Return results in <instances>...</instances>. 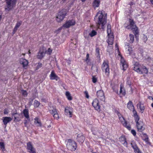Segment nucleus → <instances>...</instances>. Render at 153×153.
<instances>
[{
	"label": "nucleus",
	"instance_id": "bf43d9fd",
	"mask_svg": "<svg viewBox=\"0 0 153 153\" xmlns=\"http://www.w3.org/2000/svg\"><path fill=\"white\" fill-rule=\"evenodd\" d=\"M144 141H145V142L146 143H148V137L147 136H146V138L144 139Z\"/></svg>",
	"mask_w": 153,
	"mask_h": 153
},
{
	"label": "nucleus",
	"instance_id": "20e7f679",
	"mask_svg": "<svg viewBox=\"0 0 153 153\" xmlns=\"http://www.w3.org/2000/svg\"><path fill=\"white\" fill-rule=\"evenodd\" d=\"M67 13L65 9H62L58 13L56 16V20L57 22H60L64 18Z\"/></svg>",
	"mask_w": 153,
	"mask_h": 153
},
{
	"label": "nucleus",
	"instance_id": "9b49d317",
	"mask_svg": "<svg viewBox=\"0 0 153 153\" xmlns=\"http://www.w3.org/2000/svg\"><path fill=\"white\" fill-rule=\"evenodd\" d=\"M97 95L98 97L101 101H104L105 100V97L103 91L100 90L97 92Z\"/></svg>",
	"mask_w": 153,
	"mask_h": 153
},
{
	"label": "nucleus",
	"instance_id": "de8ad7c7",
	"mask_svg": "<svg viewBox=\"0 0 153 153\" xmlns=\"http://www.w3.org/2000/svg\"><path fill=\"white\" fill-rule=\"evenodd\" d=\"M134 149V151L135 153H141L137 146L136 147V149L135 148V149Z\"/></svg>",
	"mask_w": 153,
	"mask_h": 153
},
{
	"label": "nucleus",
	"instance_id": "b1692460",
	"mask_svg": "<svg viewBox=\"0 0 153 153\" xmlns=\"http://www.w3.org/2000/svg\"><path fill=\"white\" fill-rule=\"evenodd\" d=\"M137 107L139 108L140 109V111L141 113H143L144 110L145 108L143 105L140 102L137 105Z\"/></svg>",
	"mask_w": 153,
	"mask_h": 153
},
{
	"label": "nucleus",
	"instance_id": "bb28decb",
	"mask_svg": "<svg viewBox=\"0 0 153 153\" xmlns=\"http://www.w3.org/2000/svg\"><path fill=\"white\" fill-rule=\"evenodd\" d=\"M100 3V0H94L93 3V6L95 7H98L99 6Z\"/></svg>",
	"mask_w": 153,
	"mask_h": 153
},
{
	"label": "nucleus",
	"instance_id": "4c0bfd02",
	"mask_svg": "<svg viewBox=\"0 0 153 153\" xmlns=\"http://www.w3.org/2000/svg\"><path fill=\"white\" fill-rule=\"evenodd\" d=\"M91 70L94 71V72L96 71L97 72L98 68L96 66H92L91 68Z\"/></svg>",
	"mask_w": 153,
	"mask_h": 153
},
{
	"label": "nucleus",
	"instance_id": "a878e982",
	"mask_svg": "<svg viewBox=\"0 0 153 153\" xmlns=\"http://www.w3.org/2000/svg\"><path fill=\"white\" fill-rule=\"evenodd\" d=\"M127 107L130 110L134 109V107L131 101H129L128 103Z\"/></svg>",
	"mask_w": 153,
	"mask_h": 153
},
{
	"label": "nucleus",
	"instance_id": "774afa93",
	"mask_svg": "<svg viewBox=\"0 0 153 153\" xmlns=\"http://www.w3.org/2000/svg\"><path fill=\"white\" fill-rule=\"evenodd\" d=\"M27 120H25V122H24V124L25 125V126H26V123H27Z\"/></svg>",
	"mask_w": 153,
	"mask_h": 153
},
{
	"label": "nucleus",
	"instance_id": "c756f323",
	"mask_svg": "<svg viewBox=\"0 0 153 153\" xmlns=\"http://www.w3.org/2000/svg\"><path fill=\"white\" fill-rule=\"evenodd\" d=\"M130 37V40L129 42L131 43H133L134 40V36L131 34H130L129 35Z\"/></svg>",
	"mask_w": 153,
	"mask_h": 153
},
{
	"label": "nucleus",
	"instance_id": "864d4df0",
	"mask_svg": "<svg viewBox=\"0 0 153 153\" xmlns=\"http://www.w3.org/2000/svg\"><path fill=\"white\" fill-rule=\"evenodd\" d=\"M42 63H40V62L39 63L38 65L37 66V69H39V68L42 67Z\"/></svg>",
	"mask_w": 153,
	"mask_h": 153
},
{
	"label": "nucleus",
	"instance_id": "0e129e2a",
	"mask_svg": "<svg viewBox=\"0 0 153 153\" xmlns=\"http://www.w3.org/2000/svg\"><path fill=\"white\" fill-rule=\"evenodd\" d=\"M4 113L5 114H6L8 113V112H7V111L6 110H5V111H4Z\"/></svg>",
	"mask_w": 153,
	"mask_h": 153
},
{
	"label": "nucleus",
	"instance_id": "ddd939ff",
	"mask_svg": "<svg viewBox=\"0 0 153 153\" xmlns=\"http://www.w3.org/2000/svg\"><path fill=\"white\" fill-rule=\"evenodd\" d=\"M50 113L53 115L55 119H58L59 118V115L56 108H53V109L49 110Z\"/></svg>",
	"mask_w": 153,
	"mask_h": 153
},
{
	"label": "nucleus",
	"instance_id": "052dcab7",
	"mask_svg": "<svg viewBox=\"0 0 153 153\" xmlns=\"http://www.w3.org/2000/svg\"><path fill=\"white\" fill-rule=\"evenodd\" d=\"M96 52L98 54H99V48H97L96 49Z\"/></svg>",
	"mask_w": 153,
	"mask_h": 153
},
{
	"label": "nucleus",
	"instance_id": "09e8293b",
	"mask_svg": "<svg viewBox=\"0 0 153 153\" xmlns=\"http://www.w3.org/2000/svg\"><path fill=\"white\" fill-rule=\"evenodd\" d=\"M134 149V151L135 153H141L137 146L136 147V149L135 148V149Z\"/></svg>",
	"mask_w": 153,
	"mask_h": 153
},
{
	"label": "nucleus",
	"instance_id": "6e6d98bb",
	"mask_svg": "<svg viewBox=\"0 0 153 153\" xmlns=\"http://www.w3.org/2000/svg\"><path fill=\"white\" fill-rule=\"evenodd\" d=\"M84 93L85 95V97L87 98H88L89 97V96L88 93V92L87 91H85L84 92Z\"/></svg>",
	"mask_w": 153,
	"mask_h": 153
},
{
	"label": "nucleus",
	"instance_id": "6e6552de",
	"mask_svg": "<svg viewBox=\"0 0 153 153\" xmlns=\"http://www.w3.org/2000/svg\"><path fill=\"white\" fill-rule=\"evenodd\" d=\"M141 66L137 62H136L134 65L133 70L140 74H143V71L140 69Z\"/></svg>",
	"mask_w": 153,
	"mask_h": 153
},
{
	"label": "nucleus",
	"instance_id": "f3484780",
	"mask_svg": "<svg viewBox=\"0 0 153 153\" xmlns=\"http://www.w3.org/2000/svg\"><path fill=\"white\" fill-rule=\"evenodd\" d=\"M137 126L139 131L142 132L145 129V128L143 126V123L141 122L137 123Z\"/></svg>",
	"mask_w": 153,
	"mask_h": 153
},
{
	"label": "nucleus",
	"instance_id": "8fccbe9b",
	"mask_svg": "<svg viewBox=\"0 0 153 153\" xmlns=\"http://www.w3.org/2000/svg\"><path fill=\"white\" fill-rule=\"evenodd\" d=\"M89 57V54L88 53H87L86 55V59H85V61L87 62V63L88 64L89 61V59H88Z\"/></svg>",
	"mask_w": 153,
	"mask_h": 153
},
{
	"label": "nucleus",
	"instance_id": "cd10ccee",
	"mask_svg": "<svg viewBox=\"0 0 153 153\" xmlns=\"http://www.w3.org/2000/svg\"><path fill=\"white\" fill-rule=\"evenodd\" d=\"M135 113H134V116L135 118V120L136 123H138V121L139 120L140 118L137 115V112L135 111Z\"/></svg>",
	"mask_w": 153,
	"mask_h": 153
},
{
	"label": "nucleus",
	"instance_id": "37998d69",
	"mask_svg": "<svg viewBox=\"0 0 153 153\" xmlns=\"http://www.w3.org/2000/svg\"><path fill=\"white\" fill-rule=\"evenodd\" d=\"M22 23V22L21 21H19V22H17V23L15 26V27L19 28V27L21 25Z\"/></svg>",
	"mask_w": 153,
	"mask_h": 153
},
{
	"label": "nucleus",
	"instance_id": "c9c22d12",
	"mask_svg": "<svg viewBox=\"0 0 153 153\" xmlns=\"http://www.w3.org/2000/svg\"><path fill=\"white\" fill-rule=\"evenodd\" d=\"M97 34V32L94 30H92V31L89 34V35L91 37H93Z\"/></svg>",
	"mask_w": 153,
	"mask_h": 153
},
{
	"label": "nucleus",
	"instance_id": "412c9836",
	"mask_svg": "<svg viewBox=\"0 0 153 153\" xmlns=\"http://www.w3.org/2000/svg\"><path fill=\"white\" fill-rule=\"evenodd\" d=\"M34 123L37 126L41 127L42 126L40 120L37 117L34 119Z\"/></svg>",
	"mask_w": 153,
	"mask_h": 153
},
{
	"label": "nucleus",
	"instance_id": "c85d7f7f",
	"mask_svg": "<svg viewBox=\"0 0 153 153\" xmlns=\"http://www.w3.org/2000/svg\"><path fill=\"white\" fill-rule=\"evenodd\" d=\"M111 26L110 25L108 24L107 27V32L108 36H109L110 34H113L111 33Z\"/></svg>",
	"mask_w": 153,
	"mask_h": 153
},
{
	"label": "nucleus",
	"instance_id": "680f3d73",
	"mask_svg": "<svg viewBox=\"0 0 153 153\" xmlns=\"http://www.w3.org/2000/svg\"><path fill=\"white\" fill-rule=\"evenodd\" d=\"M143 38L144 39V41H146L147 40V37L146 36L144 35V36Z\"/></svg>",
	"mask_w": 153,
	"mask_h": 153
},
{
	"label": "nucleus",
	"instance_id": "58836bf2",
	"mask_svg": "<svg viewBox=\"0 0 153 153\" xmlns=\"http://www.w3.org/2000/svg\"><path fill=\"white\" fill-rule=\"evenodd\" d=\"M120 93L122 94L123 95H125L126 94L123 88L121 86L120 87Z\"/></svg>",
	"mask_w": 153,
	"mask_h": 153
},
{
	"label": "nucleus",
	"instance_id": "ea45409f",
	"mask_svg": "<svg viewBox=\"0 0 153 153\" xmlns=\"http://www.w3.org/2000/svg\"><path fill=\"white\" fill-rule=\"evenodd\" d=\"M20 116V114L17 113H13L12 114V117H19Z\"/></svg>",
	"mask_w": 153,
	"mask_h": 153
},
{
	"label": "nucleus",
	"instance_id": "7c9ffc66",
	"mask_svg": "<svg viewBox=\"0 0 153 153\" xmlns=\"http://www.w3.org/2000/svg\"><path fill=\"white\" fill-rule=\"evenodd\" d=\"M65 95L68 100H72V97L71 96L70 93L69 92L66 91V92Z\"/></svg>",
	"mask_w": 153,
	"mask_h": 153
},
{
	"label": "nucleus",
	"instance_id": "dca6fc26",
	"mask_svg": "<svg viewBox=\"0 0 153 153\" xmlns=\"http://www.w3.org/2000/svg\"><path fill=\"white\" fill-rule=\"evenodd\" d=\"M75 24V22L73 20H69L66 22L63 25V27L66 28H68L71 26L74 25Z\"/></svg>",
	"mask_w": 153,
	"mask_h": 153
},
{
	"label": "nucleus",
	"instance_id": "f03ea898",
	"mask_svg": "<svg viewBox=\"0 0 153 153\" xmlns=\"http://www.w3.org/2000/svg\"><path fill=\"white\" fill-rule=\"evenodd\" d=\"M129 21L130 23V25L127 26L126 27L128 29H129L131 27L134 33L136 36V37L137 38V35H138L139 33L138 27L134 25V23L133 19H129Z\"/></svg>",
	"mask_w": 153,
	"mask_h": 153
},
{
	"label": "nucleus",
	"instance_id": "aec40b11",
	"mask_svg": "<svg viewBox=\"0 0 153 153\" xmlns=\"http://www.w3.org/2000/svg\"><path fill=\"white\" fill-rule=\"evenodd\" d=\"M3 122L4 124L5 125H6L8 123L12 120V119L10 117H3Z\"/></svg>",
	"mask_w": 153,
	"mask_h": 153
},
{
	"label": "nucleus",
	"instance_id": "13d9d810",
	"mask_svg": "<svg viewBox=\"0 0 153 153\" xmlns=\"http://www.w3.org/2000/svg\"><path fill=\"white\" fill-rule=\"evenodd\" d=\"M116 113L117 114L118 116L119 117L122 116L121 114L118 111L116 112Z\"/></svg>",
	"mask_w": 153,
	"mask_h": 153
},
{
	"label": "nucleus",
	"instance_id": "603ef678",
	"mask_svg": "<svg viewBox=\"0 0 153 153\" xmlns=\"http://www.w3.org/2000/svg\"><path fill=\"white\" fill-rule=\"evenodd\" d=\"M120 62L121 64H123L124 63L126 62L125 60L124 59V58H123V57H121V59H120Z\"/></svg>",
	"mask_w": 153,
	"mask_h": 153
},
{
	"label": "nucleus",
	"instance_id": "a211bd4d",
	"mask_svg": "<svg viewBox=\"0 0 153 153\" xmlns=\"http://www.w3.org/2000/svg\"><path fill=\"white\" fill-rule=\"evenodd\" d=\"M108 36V39L107 42L109 45H112L113 44L114 40V36L113 34H110Z\"/></svg>",
	"mask_w": 153,
	"mask_h": 153
},
{
	"label": "nucleus",
	"instance_id": "f257e3e1",
	"mask_svg": "<svg viewBox=\"0 0 153 153\" xmlns=\"http://www.w3.org/2000/svg\"><path fill=\"white\" fill-rule=\"evenodd\" d=\"M104 13V11H99L94 18L95 20L97 19V21H96V23L97 26L98 28H100L101 25V28H103L104 25L106 23V14L105 16H103V14Z\"/></svg>",
	"mask_w": 153,
	"mask_h": 153
},
{
	"label": "nucleus",
	"instance_id": "7ed1b4c3",
	"mask_svg": "<svg viewBox=\"0 0 153 153\" xmlns=\"http://www.w3.org/2000/svg\"><path fill=\"white\" fill-rule=\"evenodd\" d=\"M67 147L68 149L72 151H75L77 148L76 143L71 139H68L67 141Z\"/></svg>",
	"mask_w": 153,
	"mask_h": 153
},
{
	"label": "nucleus",
	"instance_id": "6ab92c4d",
	"mask_svg": "<svg viewBox=\"0 0 153 153\" xmlns=\"http://www.w3.org/2000/svg\"><path fill=\"white\" fill-rule=\"evenodd\" d=\"M50 79H55L57 81L59 79L58 77L56 76L54 71H52L50 75Z\"/></svg>",
	"mask_w": 153,
	"mask_h": 153
},
{
	"label": "nucleus",
	"instance_id": "79ce46f5",
	"mask_svg": "<svg viewBox=\"0 0 153 153\" xmlns=\"http://www.w3.org/2000/svg\"><path fill=\"white\" fill-rule=\"evenodd\" d=\"M131 144L132 147L134 149H135V148L136 149V147H137L136 144L134 142L131 143Z\"/></svg>",
	"mask_w": 153,
	"mask_h": 153
},
{
	"label": "nucleus",
	"instance_id": "393cba45",
	"mask_svg": "<svg viewBox=\"0 0 153 153\" xmlns=\"http://www.w3.org/2000/svg\"><path fill=\"white\" fill-rule=\"evenodd\" d=\"M23 113L24 116L27 119L29 118V115L28 111L27 109H25L23 111Z\"/></svg>",
	"mask_w": 153,
	"mask_h": 153
},
{
	"label": "nucleus",
	"instance_id": "5fc2aeb1",
	"mask_svg": "<svg viewBox=\"0 0 153 153\" xmlns=\"http://www.w3.org/2000/svg\"><path fill=\"white\" fill-rule=\"evenodd\" d=\"M131 132L134 136H135L136 135V132L134 130H132L131 131Z\"/></svg>",
	"mask_w": 153,
	"mask_h": 153
},
{
	"label": "nucleus",
	"instance_id": "c03bdc74",
	"mask_svg": "<svg viewBox=\"0 0 153 153\" xmlns=\"http://www.w3.org/2000/svg\"><path fill=\"white\" fill-rule=\"evenodd\" d=\"M93 134L94 135H97V134L99 133L97 129H96L95 130H92Z\"/></svg>",
	"mask_w": 153,
	"mask_h": 153
},
{
	"label": "nucleus",
	"instance_id": "423d86ee",
	"mask_svg": "<svg viewBox=\"0 0 153 153\" xmlns=\"http://www.w3.org/2000/svg\"><path fill=\"white\" fill-rule=\"evenodd\" d=\"M102 69L103 71H105L106 75H108L109 73V68L108 62L104 61L102 66Z\"/></svg>",
	"mask_w": 153,
	"mask_h": 153
},
{
	"label": "nucleus",
	"instance_id": "3c124183",
	"mask_svg": "<svg viewBox=\"0 0 153 153\" xmlns=\"http://www.w3.org/2000/svg\"><path fill=\"white\" fill-rule=\"evenodd\" d=\"M14 121L15 122H19L21 120L19 117H14Z\"/></svg>",
	"mask_w": 153,
	"mask_h": 153
},
{
	"label": "nucleus",
	"instance_id": "0eeeda50",
	"mask_svg": "<svg viewBox=\"0 0 153 153\" xmlns=\"http://www.w3.org/2000/svg\"><path fill=\"white\" fill-rule=\"evenodd\" d=\"M19 63L22 65L23 68L26 69H27L28 64L27 60L23 58H21L19 59Z\"/></svg>",
	"mask_w": 153,
	"mask_h": 153
},
{
	"label": "nucleus",
	"instance_id": "2f4dec72",
	"mask_svg": "<svg viewBox=\"0 0 153 153\" xmlns=\"http://www.w3.org/2000/svg\"><path fill=\"white\" fill-rule=\"evenodd\" d=\"M140 69L142 71L143 73L146 74L148 73V70L146 67L143 66V67H141Z\"/></svg>",
	"mask_w": 153,
	"mask_h": 153
},
{
	"label": "nucleus",
	"instance_id": "4be33fe9",
	"mask_svg": "<svg viewBox=\"0 0 153 153\" xmlns=\"http://www.w3.org/2000/svg\"><path fill=\"white\" fill-rule=\"evenodd\" d=\"M120 140L124 146H127V143L126 141V139L124 136H122L120 137Z\"/></svg>",
	"mask_w": 153,
	"mask_h": 153
},
{
	"label": "nucleus",
	"instance_id": "2eb2a0df",
	"mask_svg": "<svg viewBox=\"0 0 153 153\" xmlns=\"http://www.w3.org/2000/svg\"><path fill=\"white\" fill-rule=\"evenodd\" d=\"M45 54V51L44 49H41L38 53L37 57L38 59H42Z\"/></svg>",
	"mask_w": 153,
	"mask_h": 153
},
{
	"label": "nucleus",
	"instance_id": "e2e57ef3",
	"mask_svg": "<svg viewBox=\"0 0 153 153\" xmlns=\"http://www.w3.org/2000/svg\"><path fill=\"white\" fill-rule=\"evenodd\" d=\"M23 95H25L26 94V92L25 91H24L23 93Z\"/></svg>",
	"mask_w": 153,
	"mask_h": 153
},
{
	"label": "nucleus",
	"instance_id": "4d7b16f0",
	"mask_svg": "<svg viewBox=\"0 0 153 153\" xmlns=\"http://www.w3.org/2000/svg\"><path fill=\"white\" fill-rule=\"evenodd\" d=\"M18 28L15 26L13 31V34L15 33Z\"/></svg>",
	"mask_w": 153,
	"mask_h": 153
},
{
	"label": "nucleus",
	"instance_id": "9d476101",
	"mask_svg": "<svg viewBox=\"0 0 153 153\" xmlns=\"http://www.w3.org/2000/svg\"><path fill=\"white\" fill-rule=\"evenodd\" d=\"M73 111V109L71 108L66 107L65 108V114L70 117H72Z\"/></svg>",
	"mask_w": 153,
	"mask_h": 153
},
{
	"label": "nucleus",
	"instance_id": "39448f33",
	"mask_svg": "<svg viewBox=\"0 0 153 153\" xmlns=\"http://www.w3.org/2000/svg\"><path fill=\"white\" fill-rule=\"evenodd\" d=\"M17 0H6L7 7L5 10L8 11L11 10L13 7V5L16 3Z\"/></svg>",
	"mask_w": 153,
	"mask_h": 153
},
{
	"label": "nucleus",
	"instance_id": "1a4fd4ad",
	"mask_svg": "<svg viewBox=\"0 0 153 153\" xmlns=\"http://www.w3.org/2000/svg\"><path fill=\"white\" fill-rule=\"evenodd\" d=\"M27 149L28 152L31 153H36V150L31 144V142H29L27 143Z\"/></svg>",
	"mask_w": 153,
	"mask_h": 153
},
{
	"label": "nucleus",
	"instance_id": "69168bd1",
	"mask_svg": "<svg viewBox=\"0 0 153 153\" xmlns=\"http://www.w3.org/2000/svg\"><path fill=\"white\" fill-rule=\"evenodd\" d=\"M151 3L153 4V0H150Z\"/></svg>",
	"mask_w": 153,
	"mask_h": 153
},
{
	"label": "nucleus",
	"instance_id": "e433bc0d",
	"mask_svg": "<svg viewBox=\"0 0 153 153\" xmlns=\"http://www.w3.org/2000/svg\"><path fill=\"white\" fill-rule=\"evenodd\" d=\"M0 147L3 151L5 150L4 145L3 142H0Z\"/></svg>",
	"mask_w": 153,
	"mask_h": 153
},
{
	"label": "nucleus",
	"instance_id": "72a5a7b5",
	"mask_svg": "<svg viewBox=\"0 0 153 153\" xmlns=\"http://www.w3.org/2000/svg\"><path fill=\"white\" fill-rule=\"evenodd\" d=\"M122 68V69L124 70H126L128 67V65L126 62L121 64Z\"/></svg>",
	"mask_w": 153,
	"mask_h": 153
},
{
	"label": "nucleus",
	"instance_id": "4468645a",
	"mask_svg": "<svg viewBox=\"0 0 153 153\" xmlns=\"http://www.w3.org/2000/svg\"><path fill=\"white\" fill-rule=\"evenodd\" d=\"M92 105L95 109L97 110H98L100 108V106L99 104L98 100L95 99L94 100L92 103Z\"/></svg>",
	"mask_w": 153,
	"mask_h": 153
},
{
	"label": "nucleus",
	"instance_id": "f704fd0d",
	"mask_svg": "<svg viewBox=\"0 0 153 153\" xmlns=\"http://www.w3.org/2000/svg\"><path fill=\"white\" fill-rule=\"evenodd\" d=\"M123 125L125 127H126L128 130H131V127L129 125H127V123L126 121H125L124 123H123Z\"/></svg>",
	"mask_w": 153,
	"mask_h": 153
},
{
	"label": "nucleus",
	"instance_id": "a18cd8bd",
	"mask_svg": "<svg viewBox=\"0 0 153 153\" xmlns=\"http://www.w3.org/2000/svg\"><path fill=\"white\" fill-rule=\"evenodd\" d=\"M46 52L48 54H51L52 52V50L50 48H49L46 51Z\"/></svg>",
	"mask_w": 153,
	"mask_h": 153
},
{
	"label": "nucleus",
	"instance_id": "49530a36",
	"mask_svg": "<svg viewBox=\"0 0 153 153\" xmlns=\"http://www.w3.org/2000/svg\"><path fill=\"white\" fill-rule=\"evenodd\" d=\"M97 79L95 76H93L92 78V81L94 83H96L97 81Z\"/></svg>",
	"mask_w": 153,
	"mask_h": 153
},
{
	"label": "nucleus",
	"instance_id": "f8f14e48",
	"mask_svg": "<svg viewBox=\"0 0 153 153\" xmlns=\"http://www.w3.org/2000/svg\"><path fill=\"white\" fill-rule=\"evenodd\" d=\"M85 137L82 134H79L77 135V141L80 144H82L85 140Z\"/></svg>",
	"mask_w": 153,
	"mask_h": 153
},
{
	"label": "nucleus",
	"instance_id": "473e14b6",
	"mask_svg": "<svg viewBox=\"0 0 153 153\" xmlns=\"http://www.w3.org/2000/svg\"><path fill=\"white\" fill-rule=\"evenodd\" d=\"M40 103L39 102L36 100H35L34 102L33 105L34 107L36 108L38 107Z\"/></svg>",
	"mask_w": 153,
	"mask_h": 153
},
{
	"label": "nucleus",
	"instance_id": "338daca9",
	"mask_svg": "<svg viewBox=\"0 0 153 153\" xmlns=\"http://www.w3.org/2000/svg\"><path fill=\"white\" fill-rule=\"evenodd\" d=\"M115 47H116V48H117V49H118V45H117V44H115Z\"/></svg>",
	"mask_w": 153,
	"mask_h": 153
},
{
	"label": "nucleus",
	"instance_id": "a19ab883",
	"mask_svg": "<svg viewBox=\"0 0 153 153\" xmlns=\"http://www.w3.org/2000/svg\"><path fill=\"white\" fill-rule=\"evenodd\" d=\"M119 119L120 120L121 122L123 124V123H124L125 121H126L125 119H124V118L122 116H121L119 117Z\"/></svg>",
	"mask_w": 153,
	"mask_h": 153
},
{
	"label": "nucleus",
	"instance_id": "5701e85b",
	"mask_svg": "<svg viewBox=\"0 0 153 153\" xmlns=\"http://www.w3.org/2000/svg\"><path fill=\"white\" fill-rule=\"evenodd\" d=\"M127 46L128 47V51L129 52V54L132 57L134 58L135 57V54L133 51L132 47L129 46L128 45Z\"/></svg>",
	"mask_w": 153,
	"mask_h": 153
}]
</instances>
